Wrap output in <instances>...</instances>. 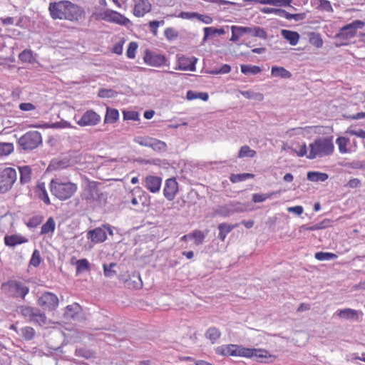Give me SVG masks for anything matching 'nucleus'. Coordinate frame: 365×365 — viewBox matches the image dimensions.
Returning <instances> with one entry per match:
<instances>
[{
  "label": "nucleus",
  "mask_w": 365,
  "mask_h": 365,
  "mask_svg": "<svg viewBox=\"0 0 365 365\" xmlns=\"http://www.w3.org/2000/svg\"><path fill=\"white\" fill-rule=\"evenodd\" d=\"M42 143V137L38 131H29L18 140L19 146L24 150L36 149Z\"/></svg>",
  "instance_id": "nucleus-7"
},
{
  "label": "nucleus",
  "mask_w": 365,
  "mask_h": 365,
  "mask_svg": "<svg viewBox=\"0 0 365 365\" xmlns=\"http://www.w3.org/2000/svg\"><path fill=\"white\" fill-rule=\"evenodd\" d=\"M90 21H108L110 23H130V21L120 13L113 10L96 9L90 16Z\"/></svg>",
  "instance_id": "nucleus-6"
},
{
  "label": "nucleus",
  "mask_w": 365,
  "mask_h": 365,
  "mask_svg": "<svg viewBox=\"0 0 365 365\" xmlns=\"http://www.w3.org/2000/svg\"><path fill=\"white\" fill-rule=\"evenodd\" d=\"M14 150L11 143H0V157L10 155Z\"/></svg>",
  "instance_id": "nucleus-41"
},
{
  "label": "nucleus",
  "mask_w": 365,
  "mask_h": 365,
  "mask_svg": "<svg viewBox=\"0 0 365 365\" xmlns=\"http://www.w3.org/2000/svg\"><path fill=\"white\" fill-rule=\"evenodd\" d=\"M242 94L243 95L244 97L249 98V99L256 98L257 100L262 101L264 98L263 95L259 93H254L252 91H244L242 93Z\"/></svg>",
  "instance_id": "nucleus-56"
},
{
  "label": "nucleus",
  "mask_w": 365,
  "mask_h": 365,
  "mask_svg": "<svg viewBox=\"0 0 365 365\" xmlns=\"http://www.w3.org/2000/svg\"><path fill=\"white\" fill-rule=\"evenodd\" d=\"M309 43L317 48H321L323 46V40L320 35L315 33L310 34Z\"/></svg>",
  "instance_id": "nucleus-45"
},
{
  "label": "nucleus",
  "mask_w": 365,
  "mask_h": 365,
  "mask_svg": "<svg viewBox=\"0 0 365 365\" xmlns=\"http://www.w3.org/2000/svg\"><path fill=\"white\" fill-rule=\"evenodd\" d=\"M56 228V223L52 217H49L41 228V235L53 233Z\"/></svg>",
  "instance_id": "nucleus-33"
},
{
  "label": "nucleus",
  "mask_w": 365,
  "mask_h": 365,
  "mask_svg": "<svg viewBox=\"0 0 365 365\" xmlns=\"http://www.w3.org/2000/svg\"><path fill=\"white\" fill-rule=\"evenodd\" d=\"M231 71V67L228 64H224L222 65L218 70L212 71H211V73L212 74H225L230 73Z\"/></svg>",
  "instance_id": "nucleus-58"
},
{
  "label": "nucleus",
  "mask_w": 365,
  "mask_h": 365,
  "mask_svg": "<svg viewBox=\"0 0 365 365\" xmlns=\"http://www.w3.org/2000/svg\"><path fill=\"white\" fill-rule=\"evenodd\" d=\"M252 29L247 27H242V26H232V37L230 38L232 41H237L241 36L247 33H252Z\"/></svg>",
  "instance_id": "nucleus-24"
},
{
  "label": "nucleus",
  "mask_w": 365,
  "mask_h": 365,
  "mask_svg": "<svg viewBox=\"0 0 365 365\" xmlns=\"http://www.w3.org/2000/svg\"><path fill=\"white\" fill-rule=\"evenodd\" d=\"M165 35L168 39L172 40L178 36V32L173 28H168L165 31Z\"/></svg>",
  "instance_id": "nucleus-60"
},
{
  "label": "nucleus",
  "mask_w": 365,
  "mask_h": 365,
  "mask_svg": "<svg viewBox=\"0 0 365 365\" xmlns=\"http://www.w3.org/2000/svg\"><path fill=\"white\" fill-rule=\"evenodd\" d=\"M49 189L55 197L61 201H65L76 195L78 185L69 180H63L60 176H56L51 180Z\"/></svg>",
  "instance_id": "nucleus-3"
},
{
  "label": "nucleus",
  "mask_w": 365,
  "mask_h": 365,
  "mask_svg": "<svg viewBox=\"0 0 365 365\" xmlns=\"http://www.w3.org/2000/svg\"><path fill=\"white\" fill-rule=\"evenodd\" d=\"M328 178V175L325 173L310 171L307 173V179L312 182H324Z\"/></svg>",
  "instance_id": "nucleus-31"
},
{
  "label": "nucleus",
  "mask_w": 365,
  "mask_h": 365,
  "mask_svg": "<svg viewBox=\"0 0 365 365\" xmlns=\"http://www.w3.org/2000/svg\"><path fill=\"white\" fill-rule=\"evenodd\" d=\"M271 74L274 77H279L282 78H289L292 76L291 73L282 66H272Z\"/></svg>",
  "instance_id": "nucleus-27"
},
{
  "label": "nucleus",
  "mask_w": 365,
  "mask_h": 365,
  "mask_svg": "<svg viewBox=\"0 0 365 365\" xmlns=\"http://www.w3.org/2000/svg\"><path fill=\"white\" fill-rule=\"evenodd\" d=\"M37 303L44 310L51 312L58 308L59 300L55 294L45 292L38 297Z\"/></svg>",
  "instance_id": "nucleus-9"
},
{
  "label": "nucleus",
  "mask_w": 365,
  "mask_h": 365,
  "mask_svg": "<svg viewBox=\"0 0 365 365\" xmlns=\"http://www.w3.org/2000/svg\"><path fill=\"white\" fill-rule=\"evenodd\" d=\"M76 355L85 359H91L94 356V352L85 348H78L76 350Z\"/></svg>",
  "instance_id": "nucleus-50"
},
{
  "label": "nucleus",
  "mask_w": 365,
  "mask_h": 365,
  "mask_svg": "<svg viewBox=\"0 0 365 365\" xmlns=\"http://www.w3.org/2000/svg\"><path fill=\"white\" fill-rule=\"evenodd\" d=\"M282 35L283 37L289 41L292 46H295L299 41V35L295 31H291L287 30H282Z\"/></svg>",
  "instance_id": "nucleus-32"
},
{
  "label": "nucleus",
  "mask_w": 365,
  "mask_h": 365,
  "mask_svg": "<svg viewBox=\"0 0 365 365\" xmlns=\"http://www.w3.org/2000/svg\"><path fill=\"white\" fill-rule=\"evenodd\" d=\"M364 24H346L336 35L339 38L348 40L355 36L357 28H361Z\"/></svg>",
  "instance_id": "nucleus-16"
},
{
  "label": "nucleus",
  "mask_w": 365,
  "mask_h": 365,
  "mask_svg": "<svg viewBox=\"0 0 365 365\" xmlns=\"http://www.w3.org/2000/svg\"><path fill=\"white\" fill-rule=\"evenodd\" d=\"M274 194H275L274 192L267 194L255 193L252 195V200L255 203L262 202L270 198Z\"/></svg>",
  "instance_id": "nucleus-51"
},
{
  "label": "nucleus",
  "mask_w": 365,
  "mask_h": 365,
  "mask_svg": "<svg viewBox=\"0 0 365 365\" xmlns=\"http://www.w3.org/2000/svg\"><path fill=\"white\" fill-rule=\"evenodd\" d=\"M37 308L31 307L29 306H21L20 307V313L25 317H29L30 320L34 317V314Z\"/></svg>",
  "instance_id": "nucleus-47"
},
{
  "label": "nucleus",
  "mask_w": 365,
  "mask_h": 365,
  "mask_svg": "<svg viewBox=\"0 0 365 365\" xmlns=\"http://www.w3.org/2000/svg\"><path fill=\"white\" fill-rule=\"evenodd\" d=\"M76 266V273L80 274L84 271H88L91 269V265L87 259H76L75 257H72L71 264H74Z\"/></svg>",
  "instance_id": "nucleus-26"
},
{
  "label": "nucleus",
  "mask_w": 365,
  "mask_h": 365,
  "mask_svg": "<svg viewBox=\"0 0 365 365\" xmlns=\"http://www.w3.org/2000/svg\"><path fill=\"white\" fill-rule=\"evenodd\" d=\"M48 11L53 19L78 21L86 18V11L83 7L67 0L51 2Z\"/></svg>",
  "instance_id": "nucleus-1"
},
{
  "label": "nucleus",
  "mask_w": 365,
  "mask_h": 365,
  "mask_svg": "<svg viewBox=\"0 0 365 365\" xmlns=\"http://www.w3.org/2000/svg\"><path fill=\"white\" fill-rule=\"evenodd\" d=\"M205 336L212 343H215L220 337L221 333L218 329L210 327L207 330Z\"/></svg>",
  "instance_id": "nucleus-39"
},
{
  "label": "nucleus",
  "mask_w": 365,
  "mask_h": 365,
  "mask_svg": "<svg viewBox=\"0 0 365 365\" xmlns=\"http://www.w3.org/2000/svg\"><path fill=\"white\" fill-rule=\"evenodd\" d=\"M295 153L299 157H303L304 155H307V148L305 143H303L297 150H295Z\"/></svg>",
  "instance_id": "nucleus-62"
},
{
  "label": "nucleus",
  "mask_w": 365,
  "mask_h": 365,
  "mask_svg": "<svg viewBox=\"0 0 365 365\" xmlns=\"http://www.w3.org/2000/svg\"><path fill=\"white\" fill-rule=\"evenodd\" d=\"M20 172V182L22 184L28 183L31 179V169L29 166L25 165L19 167Z\"/></svg>",
  "instance_id": "nucleus-28"
},
{
  "label": "nucleus",
  "mask_w": 365,
  "mask_h": 365,
  "mask_svg": "<svg viewBox=\"0 0 365 365\" xmlns=\"http://www.w3.org/2000/svg\"><path fill=\"white\" fill-rule=\"evenodd\" d=\"M142 145L150 147L155 151L165 152L167 150V145L165 142L155 138H149L144 142H139Z\"/></svg>",
  "instance_id": "nucleus-19"
},
{
  "label": "nucleus",
  "mask_w": 365,
  "mask_h": 365,
  "mask_svg": "<svg viewBox=\"0 0 365 365\" xmlns=\"http://www.w3.org/2000/svg\"><path fill=\"white\" fill-rule=\"evenodd\" d=\"M241 72L244 74H258L262 71V69L258 66L245 65L242 64L240 66Z\"/></svg>",
  "instance_id": "nucleus-37"
},
{
  "label": "nucleus",
  "mask_w": 365,
  "mask_h": 365,
  "mask_svg": "<svg viewBox=\"0 0 365 365\" xmlns=\"http://www.w3.org/2000/svg\"><path fill=\"white\" fill-rule=\"evenodd\" d=\"M34 192L37 197L42 200L46 205H51V200L44 182H38L37 183L34 189Z\"/></svg>",
  "instance_id": "nucleus-20"
},
{
  "label": "nucleus",
  "mask_w": 365,
  "mask_h": 365,
  "mask_svg": "<svg viewBox=\"0 0 365 365\" xmlns=\"http://www.w3.org/2000/svg\"><path fill=\"white\" fill-rule=\"evenodd\" d=\"M106 231L110 235H113V230L110 225H103L101 227H96L89 230L87 233V237L95 244L102 243L107 239Z\"/></svg>",
  "instance_id": "nucleus-10"
},
{
  "label": "nucleus",
  "mask_w": 365,
  "mask_h": 365,
  "mask_svg": "<svg viewBox=\"0 0 365 365\" xmlns=\"http://www.w3.org/2000/svg\"><path fill=\"white\" fill-rule=\"evenodd\" d=\"M287 211L289 212H294L297 215H300L303 213L304 209L301 205H297L294 207H289Z\"/></svg>",
  "instance_id": "nucleus-63"
},
{
  "label": "nucleus",
  "mask_w": 365,
  "mask_h": 365,
  "mask_svg": "<svg viewBox=\"0 0 365 365\" xmlns=\"http://www.w3.org/2000/svg\"><path fill=\"white\" fill-rule=\"evenodd\" d=\"M143 60L144 62L150 66L161 67L165 65L169 66V64L167 63L168 61L165 56L150 51H146Z\"/></svg>",
  "instance_id": "nucleus-12"
},
{
  "label": "nucleus",
  "mask_w": 365,
  "mask_h": 365,
  "mask_svg": "<svg viewBox=\"0 0 365 365\" xmlns=\"http://www.w3.org/2000/svg\"><path fill=\"white\" fill-rule=\"evenodd\" d=\"M101 121V116L93 110H88L83 113L82 117L77 121L80 126H94Z\"/></svg>",
  "instance_id": "nucleus-14"
},
{
  "label": "nucleus",
  "mask_w": 365,
  "mask_h": 365,
  "mask_svg": "<svg viewBox=\"0 0 365 365\" xmlns=\"http://www.w3.org/2000/svg\"><path fill=\"white\" fill-rule=\"evenodd\" d=\"M293 0H270V5L276 6H289Z\"/></svg>",
  "instance_id": "nucleus-57"
},
{
  "label": "nucleus",
  "mask_w": 365,
  "mask_h": 365,
  "mask_svg": "<svg viewBox=\"0 0 365 365\" xmlns=\"http://www.w3.org/2000/svg\"><path fill=\"white\" fill-rule=\"evenodd\" d=\"M21 333L24 339L29 341L34 339L35 336V330L31 327H25L21 329Z\"/></svg>",
  "instance_id": "nucleus-43"
},
{
  "label": "nucleus",
  "mask_w": 365,
  "mask_h": 365,
  "mask_svg": "<svg viewBox=\"0 0 365 365\" xmlns=\"http://www.w3.org/2000/svg\"><path fill=\"white\" fill-rule=\"evenodd\" d=\"M116 263H110L108 265L106 264H103V272L106 277H113L116 274V271L114 270V267H116Z\"/></svg>",
  "instance_id": "nucleus-48"
},
{
  "label": "nucleus",
  "mask_w": 365,
  "mask_h": 365,
  "mask_svg": "<svg viewBox=\"0 0 365 365\" xmlns=\"http://www.w3.org/2000/svg\"><path fill=\"white\" fill-rule=\"evenodd\" d=\"M254 178L255 175L252 173L231 174L230 176V180L232 183H237Z\"/></svg>",
  "instance_id": "nucleus-34"
},
{
  "label": "nucleus",
  "mask_w": 365,
  "mask_h": 365,
  "mask_svg": "<svg viewBox=\"0 0 365 365\" xmlns=\"http://www.w3.org/2000/svg\"><path fill=\"white\" fill-rule=\"evenodd\" d=\"M162 178L155 175H147L143 182L144 187L152 193L158 192L160 190Z\"/></svg>",
  "instance_id": "nucleus-15"
},
{
  "label": "nucleus",
  "mask_w": 365,
  "mask_h": 365,
  "mask_svg": "<svg viewBox=\"0 0 365 365\" xmlns=\"http://www.w3.org/2000/svg\"><path fill=\"white\" fill-rule=\"evenodd\" d=\"M215 352L217 354L224 356L255 357L260 362H267L268 359H272L271 360L272 361L276 359V356L270 354L266 349L246 348L240 345L232 344L218 346L215 349Z\"/></svg>",
  "instance_id": "nucleus-2"
},
{
  "label": "nucleus",
  "mask_w": 365,
  "mask_h": 365,
  "mask_svg": "<svg viewBox=\"0 0 365 365\" xmlns=\"http://www.w3.org/2000/svg\"><path fill=\"white\" fill-rule=\"evenodd\" d=\"M80 305L78 303H73L72 304L66 306L65 309L64 315L66 317L73 318L80 311Z\"/></svg>",
  "instance_id": "nucleus-35"
},
{
  "label": "nucleus",
  "mask_w": 365,
  "mask_h": 365,
  "mask_svg": "<svg viewBox=\"0 0 365 365\" xmlns=\"http://www.w3.org/2000/svg\"><path fill=\"white\" fill-rule=\"evenodd\" d=\"M336 314L339 318L346 319H352L354 321L359 320V312L350 308H346L343 309H339L336 312Z\"/></svg>",
  "instance_id": "nucleus-22"
},
{
  "label": "nucleus",
  "mask_w": 365,
  "mask_h": 365,
  "mask_svg": "<svg viewBox=\"0 0 365 365\" xmlns=\"http://www.w3.org/2000/svg\"><path fill=\"white\" fill-rule=\"evenodd\" d=\"M197 59L195 58H188L185 56L178 57V66L175 69L181 71H194L195 70V63Z\"/></svg>",
  "instance_id": "nucleus-17"
},
{
  "label": "nucleus",
  "mask_w": 365,
  "mask_h": 365,
  "mask_svg": "<svg viewBox=\"0 0 365 365\" xmlns=\"http://www.w3.org/2000/svg\"><path fill=\"white\" fill-rule=\"evenodd\" d=\"M345 133L365 139V130L362 129L355 130L354 129L353 126L349 127L346 130Z\"/></svg>",
  "instance_id": "nucleus-52"
},
{
  "label": "nucleus",
  "mask_w": 365,
  "mask_h": 365,
  "mask_svg": "<svg viewBox=\"0 0 365 365\" xmlns=\"http://www.w3.org/2000/svg\"><path fill=\"white\" fill-rule=\"evenodd\" d=\"M336 257L337 255L331 252H319L315 254V258L319 261L331 260Z\"/></svg>",
  "instance_id": "nucleus-44"
},
{
  "label": "nucleus",
  "mask_w": 365,
  "mask_h": 365,
  "mask_svg": "<svg viewBox=\"0 0 365 365\" xmlns=\"http://www.w3.org/2000/svg\"><path fill=\"white\" fill-rule=\"evenodd\" d=\"M17 174L14 168L7 167L0 168V192L9 190L16 180Z\"/></svg>",
  "instance_id": "nucleus-8"
},
{
  "label": "nucleus",
  "mask_w": 365,
  "mask_h": 365,
  "mask_svg": "<svg viewBox=\"0 0 365 365\" xmlns=\"http://www.w3.org/2000/svg\"><path fill=\"white\" fill-rule=\"evenodd\" d=\"M256 155V151L252 150L248 145L242 146L238 152V158H253Z\"/></svg>",
  "instance_id": "nucleus-40"
},
{
  "label": "nucleus",
  "mask_w": 365,
  "mask_h": 365,
  "mask_svg": "<svg viewBox=\"0 0 365 365\" xmlns=\"http://www.w3.org/2000/svg\"><path fill=\"white\" fill-rule=\"evenodd\" d=\"M31 321L41 326L45 325L46 324V317L44 313L41 312L38 309H36Z\"/></svg>",
  "instance_id": "nucleus-38"
},
{
  "label": "nucleus",
  "mask_w": 365,
  "mask_h": 365,
  "mask_svg": "<svg viewBox=\"0 0 365 365\" xmlns=\"http://www.w3.org/2000/svg\"><path fill=\"white\" fill-rule=\"evenodd\" d=\"M19 58L23 63H32L34 61L32 51L29 49L24 50L19 53Z\"/></svg>",
  "instance_id": "nucleus-42"
},
{
  "label": "nucleus",
  "mask_w": 365,
  "mask_h": 365,
  "mask_svg": "<svg viewBox=\"0 0 365 365\" xmlns=\"http://www.w3.org/2000/svg\"><path fill=\"white\" fill-rule=\"evenodd\" d=\"M349 143V138L347 137L340 136L336 139V143L338 145L339 151L341 154H346L349 152L347 148Z\"/></svg>",
  "instance_id": "nucleus-30"
},
{
  "label": "nucleus",
  "mask_w": 365,
  "mask_h": 365,
  "mask_svg": "<svg viewBox=\"0 0 365 365\" xmlns=\"http://www.w3.org/2000/svg\"><path fill=\"white\" fill-rule=\"evenodd\" d=\"M133 14L135 16H143L145 14L150 11L151 5L148 0H133Z\"/></svg>",
  "instance_id": "nucleus-18"
},
{
  "label": "nucleus",
  "mask_w": 365,
  "mask_h": 365,
  "mask_svg": "<svg viewBox=\"0 0 365 365\" xmlns=\"http://www.w3.org/2000/svg\"><path fill=\"white\" fill-rule=\"evenodd\" d=\"M125 41L124 38H121L118 42H117L114 45V46L112 48V52L118 55L122 54Z\"/></svg>",
  "instance_id": "nucleus-55"
},
{
  "label": "nucleus",
  "mask_w": 365,
  "mask_h": 365,
  "mask_svg": "<svg viewBox=\"0 0 365 365\" xmlns=\"http://www.w3.org/2000/svg\"><path fill=\"white\" fill-rule=\"evenodd\" d=\"M83 198L87 201H100L104 198L103 193L96 182H89L83 190Z\"/></svg>",
  "instance_id": "nucleus-11"
},
{
  "label": "nucleus",
  "mask_w": 365,
  "mask_h": 365,
  "mask_svg": "<svg viewBox=\"0 0 365 365\" xmlns=\"http://www.w3.org/2000/svg\"><path fill=\"white\" fill-rule=\"evenodd\" d=\"M274 15L289 21L294 20L295 21H302L305 18V14L304 13L292 14L280 9H277Z\"/></svg>",
  "instance_id": "nucleus-23"
},
{
  "label": "nucleus",
  "mask_w": 365,
  "mask_h": 365,
  "mask_svg": "<svg viewBox=\"0 0 365 365\" xmlns=\"http://www.w3.org/2000/svg\"><path fill=\"white\" fill-rule=\"evenodd\" d=\"M1 289L6 295L24 300L29 292V287L25 280L9 279L1 285Z\"/></svg>",
  "instance_id": "nucleus-5"
},
{
  "label": "nucleus",
  "mask_w": 365,
  "mask_h": 365,
  "mask_svg": "<svg viewBox=\"0 0 365 365\" xmlns=\"http://www.w3.org/2000/svg\"><path fill=\"white\" fill-rule=\"evenodd\" d=\"M238 227V224L236 225H230L227 223H220L218 225L219 235L218 237L221 240V241H225L227 235L230 233L234 228Z\"/></svg>",
  "instance_id": "nucleus-25"
},
{
  "label": "nucleus",
  "mask_w": 365,
  "mask_h": 365,
  "mask_svg": "<svg viewBox=\"0 0 365 365\" xmlns=\"http://www.w3.org/2000/svg\"><path fill=\"white\" fill-rule=\"evenodd\" d=\"M309 152L307 155L309 159L317 157L322 158L330 155L334 150L332 137H320L309 144Z\"/></svg>",
  "instance_id": "nucleus-4"
},
{
  "label": "nucleus",
  "mask_w": 365,
  "mask_h": 365,
  "mask_svg": "<svg viewBox=\"0 0 365 365\" xmlns=\"http://www.w3.org/2000/svg\"><path fill=\"white\" fill-rule=\"evenodd\" d=\"M138 47V43L135 41H132L129 43L126 51V56L128 58H134L135 57V53Z\"/></svg>",
  "instance_id": "nucleus-53"
},
{
  "label": "nucleus",
  "mask_w": 365,
  "mask_h": 365,
  "mask_svg": "<svg viewBox=\"0 0 365 365\" xmlns=\"http://www.w3.org/2000/svg\"><path fill=\"white\" fill-rule=\"evenodd\" d=\"M20 110L23 111H30L36 109V106L31 103H21L19 104Z\"/></svg>",
  "instance_id": "nucleus-61"
},
{
  "label": "nucleus",
  "mask_w": 365,
  "mask_h": 365,
  "mask_svg": "<svg viewBox=\"0 0 365 365\" xmlns=\"http://www.w3.org/2000/svg\"><path fill=\"white\" fill-rule=\"evenodd\" d=\"M41 262V257L40 252L38 250H35L33 252L29 264L31 266L37 267L40 265Z\"/></svg>",
  "instance_id": "nucleus-49"
},
{
  "label": "nucleus",
  "mask_w": 365,
  "mask_h": 365,
  "mask_svg": "<svg viewBox=\"0 0 365 365\" xmlns=\"http://www.w3.org/2000/svg\"><path fill=\"white\" fill-rule=\"evenodd\" d=\"M319 6L325 11H332V6L331 5V3L327 0H320Z\"/></svg>",
  "instance_id": "nucleus-64"
},
{
  "label": "nucleus",
  "mask_w": 365,
  "mask_h": 365,
  "mask_svg": "<svg viewBox=\"0 0 365 365\" xmlns=\"http://www.w3.org/2000/svg\"><path fill=\"white\" fill-rule=\"evenodd\" d=\"M119 118V113L117 109L107 108L106 114L104 118L105 123H114Z\"/></svg>",
  "instance_id": "nucleus-29"
},
{
  "label": "nucleus",
  "mask_w": 365,
  "mask_h": 365,
  "mask_svg": "<svg viewBox=\"0 0 365 365\" xmlns=\"http://www.w3.org/2000/svg\"><path fill=\"white\" fill-rule=\"evenodd\" d=\"M179 17H181L182 19H196L198 21H202L203 23H208V20H205L202 18V15L198 14L195 12H181L179 15ZM207 19H209L208 17H206Z\"/></svg>",
  "instance_id": "nucleus-36"
},
{
  "label": "nucleus",
  "mask_w": 365,
  "mask_h": 365,
  "mask_svg": "<svg viewBox=\"0 0 365 365\" xmlns=\"http://www.w3.org/2000/svg\"><path fill=\"white\" fill-rule=\"evenodd\" d=\"M205 235L200 230H196L190 233V238L194 239V242L196 245L202 244L205 240Z\"/></svg>",
  "instance_id": "nucleus-46"
},
{
  "label": "nucleus",
  "mask_w": 365,
  "mask_h": 365,
  "mask_svg": "<svg viewBox=\"0 0 365 365\" xmlns=\"http://www.w3.org/2000/svg\"><path fill=\"white\" fill-rule=\"evenodd\" d=\"M205 36L204 39L208 38L211 36H215V34L221 35L224 34V31L222 29H217L213 28H205Z\"/></svg>",
  "instance_id": "nucleus-54"
},
{
  "label": "nucleus",
  "mask_w": 365,
  "mask_h": 365,
  "mask_svg": "<svg viewBox=\"0 0 365 365\" xmlns=\"http://www.w3.org/2000/svg\"><path fill=\"white\" fill-rule=\"evenodd\" d=\"M4 241L6 246L13 247L19 245L26 243L29 240L26 237L15 234L5 235Z\"/></svg>",
  "instance_id": "nucleus-21"
},
{
  "label": "nucleus",
  "mask_w": 365,
  "mask_h": 365,
  "mask_svg": "<svg viewBox=\"0 0 365 365\" xmlns=\"http://www.w3.org/2000/svg\"><path fill=\"white\" fill-rule=\"evenodd\" d=\"M179 191L178 182L175 178L165 180L163 188V195L169 201H173Z\"/></svg>",
  "instance_id": "nucleus-13"
},
{
  "label": "nucleus",
  "mask_w": 365,
  "mask_h": 365,
  "mask_svg": "<svg viewBox=\"0 0 365 365\" xmlns=\"http://www.w3.org/2000/svg\"><path fill=\"white\" fill-rule=\"evenodd\" d=\"M123 118L125 120H136L138 119V113L135 111L123 112Z\"/></svg>",
  "instance_id": "nucleus-59"
}]
</instances>
